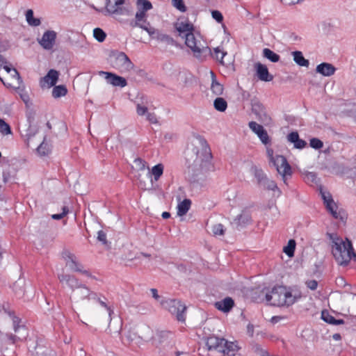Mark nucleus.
Returning <instances> with one entry per match:
<instances>
[{"label":"nucleus","mask_w":356,"mask_h":356,"mask_svg":"<svg viewBox=\"0 0 356 356\" xmlns=\"http://www.w3.org/2000/svg\"><path fill=\"white\" fill-rule=\"evenodd\" d=\"M211 158L209 148L197 152L196 159L192 164L188 165L186 172V176L189 181L195 183L204 179L206 174L212 167Z\"/></svg>","instance_id":"1"},{"label":"nucleus","mask_w":356,"mask_h":356,"mask_svg":"<svg viewBox=\"0 0 356 356\" xmlns=\"http://www.w3.org/2000/svg\"><path fill=\"white\" fill-rule=\"evenodd\" d=\"M327 236L332 242V253L337 263L339 266H347L352 257H355L351 241L348 238L343 241L336 234L327 233Z\"/></svg>","instance_id":"2"},{"label":"nucleus","mask_w":356,"mask_h":356,"mask_svg":"<svg viewBox=\"0 0 356 356\" xmlns=\"http://www.w3.org/2000/svg\"><path fill=\"white\" fill-rule=\"evenodd\" d=\"M175 24V32L178 36L185 39V44L190 48L195 56L198 57L201 54L210 51L209 47H205L201 36L194 33L193 24Z\"/></svg>","instance_id":"3"},{"label":"nucleus","mask_w":356,"mask_h":356,"mask_svg":"<svg viewBox=\"0 0 356 356\" xmlns=\"http://www.w3.org/2000/svg\"><path fill=\"white\" fill-rule=\"evenodd\" d=\"M1 309H3V312L10 318L13 322L15 334H6V337L10 341V343L14 344L17 341H22L24 339H26L29 335V332L26 326L21 323V318H19L18 316H16L13 311L8 310L2 305Z\"/></svg>","instance_id":"4"},{"label":"nucleus","mask_w":356,"mask_h":356,"mask_svg":"<svg viewBox=\"0 0 356 356\" xmlns=\"http://www.w3.org/2000/svg\"><path fill=\"white\" fill-rule=\"evenodd\" d=\"M206 346L209 350H216L223 354L236 352L238 350L237 344L234 342L228 341L224 338H219L216 336L209 337L206 341Z\"/></svg>","instance_id":"5"},{"label":"nucleus","mask_w":356,"mask_h":356,"mask_svg":"<svg viewBox=\"0 0 356 356\" xmlns=\"http://www.w3.org/2000/svg\"><path fill=\"white\" fill-rule=\"evenodd\" d=\"M133 26H138L140 29L146 31L152 39H156L159 42L164 43L166 45L176 47L180 49L182 48V46L172 37L168 34L161 33L157 29H155L151 26L150 24H134Z\"/></svg>","instance_id":"6"},{"label":"nucleus","mask_w":356,"mask_h":356,"mask_svg":"<svg viewBox=\"0 0 356 356\" xmlns=\"http://www.w3.org/2000/svg\"><path fill=\"white\" fill-rule=\"evenodd\" d=\"M111 64L115 69L120 72H127L132 70L134 67L127 54L122 51H113L110 54Z\"/></svg>","instance_id":"7"},{"label":"nucleus","mask_w":356,"mask_h":356,"mask_svg":"<svg viewBox=\"0 0 356 356\" xmlns=\"http://www.w3.org/2000/svg\"><path fill=\"white\" fill-rule=\"evenodd\" d=\"M106 9L108 13L117 15L132 16V6L124 0H106Z\"/></svg>","instance_id":"8"},{"label":"nucleus","mask_w":356,"mask_h":356,"mask_svg":"<svg viewBox=\"0 0 356 356\" xmlns=\"http://www.w3.org/2000/svg\"><path fill=\"white\" fill-rule=\"evenodd\" d=\"M161 305L166 308L171 314L175 315L176 319L180 322H185V313L187 309L186 306L181 300L177 299H170L161 302Z\"/></svg>","instance_id":"9"},{"label":"nucleus","mask_w":356,"mask_h":356,"mask_svg":"<svg viewBox=\"0 0 356 356\" xmlns=\"http://www.w3.org/2000/svg\"><path fill=\"white\" fill-rule=\"evenodd\" d=\"M251 110L256 118L264 125H269L272 122V118L268 113L266 106L257 98L251 99Z\"/></svg>","instance_id":"10"},{"label":"nucleus","mask_w":356,"mask_h":356,"mask_svg":"<svg viewBox=\"0 0 356 356\" xmlns=\"http://www.w3.org/2000/svg\"><path fill=\"white\" fill-rule=\"evenodd\" d=\"M268 154L271 157V161L279 174L283 177L286 175H291L292 173L291 167L288 163L285 156L282 155H277L275 157L273 156V150L272 149H267Z\"/></svg>","instance_id":"11"},{"label":"nucleus","mask_w":356,"mask_h":356,"mask_svg":"<svg viewBox=\"0 0 356 356\" xmlns=\"http://www.w3.org/2000/svg\"><path fill=\"white\" fill-rule=\"evenodd\" d=\"M285 286H274L271 291L266 294V300L270 305L277 307H283L284 295Z\"/></svg>","instance_id":"12"},{"label":"nucleus","mask_w":356,"mask_h":356,"mask_svg":"<svg viewBox=\"0 0 356 356\" xmlns=\"http://www.w3.org/2000/svg\"><path fill=\"white\" fill-rule=\"evenodd\" d=\"M137 12L135 17L137 22H145L147 12L152 8V3L148 0H136Z\"/></svg>","instance_id":"13"},{"label":"nucleus","mask_w":356,"mask_h":356,"mask_svg":"<svg viewBox=\"0 0 356 356\" xmlns=\"http://www.w3.org/2000/svg\"><path fill=\"white\" fill-rule=\"evenodd\" d=\"M248 126L250 129L257 135L263 144L266 145L270 143V138L267 131L264 129L262 125L254 121H251L248 123Z\"/></svg>","instance_id":"14"},{"label":"nucleus","mask_w":356,"mask_h":356,"mask_svg":"<svg viewBox=\"0 0 356 356\" xmlns=\"http://www.w3.org/2000/svg\"><path fill=\"white\" fill-rule=\"evenodd\" d=\"M56 33L54 31L48 30L45 31L40 40L39 44L46 50L51 49L56 42Z\"/></svg>","instance_id":"15"},{"label":"nucleus","mask_w":356,"mask_h":356,"mask_svg":"<svg viewBox=\"0 0 356 356\" xmlns=\"http://www.w3.org/2000/svg\"><path fill=\"white\" fill-rule=\"evenodd\" d=\"M58 279L60 283H65L73 291L79 289L81 284L75 276L69 274H58Z\"/></svg>","instance_id":"16"},{"label":"nucleus","mask_w":356,"mask_h":356,"mask_svg":"<svg viewBox=\"0 0 356 356\" xmlns=\"http://www.w3.org/2000/svg\"><path fill=\"white\" fill-rule=\"evenodd\" d=\"M250 222L251 215L249 211L244 210L234 219L232 225L237 229H240L246 227Z\"/></svg>","instance_id":"17"},{"label":"nucleus","mask_w":356,"mask_h":356,"mask_svg":"<svg viewBox=\"0 0 356 356\" xmlns=\"http://www.w3.org/2000/svg\"><path fill=\"white\" fill-rule=\"evenodd\" d=\"M63 257L66 261V265L69 266L72 270L75 272L82 271L83 266L76 260V257L68 251L63 252Z\"/></svg>","instance_id":"18"},{"label":"nucleus","mask_w":356,"mask_h":356,"mask_svg":"<svg viewBox=\"0 0 356 356\" xmlns=\"http://www.w3.org/2000/svg\"><path fill=\"white\" fill-rule=\"evenodd\" d=\"M100 73L106 74L107 83L113 85V86H120L123 88L127 85L126 79L122 76H118L112 72H100Z\"/></svg>","instance_id":"19"},{"label":"nucleus","mask_w":356,"mask_h":356,"mask_svg":"<svg viewBox=\"0 0 356 356\" xmlns=\"http://www.w3.org/2000/svg\"><path fill=\"white\" fill-rule=\"evenodd\" d=\"M254 67L256 74L259 80L267 82L273 79V76L269 73L268 67L265 65L257 63L254 65Z\"/></svg>","instance_id":"20"},{"label":"nucleus","mask_w":356,"mask_h":356,"mask_svg":"<svg viewBox=\"0 0 356 356\" xmlns=\"http://www.w3.org/2000/svg\"><path fill=\"white\" fill-rule=\"evenodd\" d=\"M286 138L288 142L293 144V147L296 149H302L307 145L305 140L300 138L299 134L297 131H292L289 133L287 135Z\"/></svg>","instance_id":"21"},{"label":"nucleus","mask_w":356,"mask_h":356,"mask_svg":"<svg viewBox=\"0 0 356 356\" xmlns=\"http://www.w3.org/2000/svg\"><path fill=\"white\" fill-rule=\"evenodd\" d=\"M77 289L78 291L76 294L80 300H83L87 299L90 300L97 298V293L90 291V289L84 284H81L80 287Z\"/></svg>","instance_id":"22"},{"label":"nucleus","mask_w":356,"mask_h":356,"mask_svg":"<svg viewBox=\"0 0 356 356\" xmlns=\"http://www.w3.org/2000/svg\"><path fill=\"white\" fill-rule=\"evenodd\" d=\"M234 306V301L231 297H226L223 300L215 302L217 309L225 313L229 312Z\"/></svg>","instance_id":"23"},{"label":"nucleus","mask_w":356,"mask_h":356,"mask_svg":"<svg viewBox=\"0 0 356 356\" xmlns=\"http://www.w3.org/2000/svg\"><path fill=\"white\" fill-rule=\"evenodd\" d=\"M29 350L33 356H44L48 353L49 348L36 341L35 345L33 346L31 344L29 345Z\"/></svg>","instance_id":"24"},{"label":"nucleus","mask_w":356,"mask_h":356,"mask_svg":"<svg viewBox=\"0 0 356 356\" xmlns=\"http://www.w3.org/2000/svg\"><path fill=\"white\" fill-rule=\"evenodd\" d=\"M316 72L323 76H330L334 74L336 68L328 63H322L317 65Z\"/></svg>","instance_id":"25"},{"label":"nucleus","mask_w":356,"mask_h":356,"mask_svg":"<svg viewBox=\"0 0 356 356\" xmlns=\"http://www.w3.org/2000/svg\"><path fill=\"white\" fill-rule=\"evenodd\" d=\"M211 90L213 94L216 96H220L223 94L224 92V86L221 83H220L217 79L215 73L211 71Z\"/></svg>","instance_id":"26"},{"label":"nucleus","mask_w":356,"mask_h":356,"mask_svg":"<svg viewBox=\"0 0 356 356\" xmlns=\"http://www.w3.org/2000/svg\"><path fill=\"white\" fill-rule=\"evenodd\" d=\"M209 52L211 54V56L213 58H215L217 61H218L220 64L226 66H228L229 65L231 64L230 61L226 63L225 60H224V58L227 55V52L223 51V49H221L220 47L214 48L213 52H211V49L210 51Z\"/></svg>","instance_id":"27"},{"label":"nucleus","mask_w":356,"mask_h":356,"mask_svg":"<svg viewBox=\"0 0 356 356\" xmlns=\"http://www.w3.org/2000/svg\"><path fill=\"white\" fill-rule=\"evenodd\" d=\"M250 172L257 179L258 185L261 186L263 182L266 180L267 176L264 172L263 170L260 168H258L257 165H252L250 168Z\"/></svg>","instance_id":"28"},{"label":"nucleus","mask_w":356,"mask_h":356,"mask_svg":"<svg viewBox=\"0 0 356 356\" xmlns=\"http://www.w3.org/2000/svg\"><path fill=\"white\" fill-rule=\"evenodd\" d=\"M300 297L301 296L300 294H293L291 291H287L285 288L284 295V301L285 303L283 304V306L289 307L293 305Z\"/></svg>","instance_id":"29"},{"label":"nucleus","mask_w":356,"mask_h":356,"mask_svg":"<svg viewBox=\"0 0 356 356\" xmlns=\"http://www.w3.org/2000/svg\"><path fill=\"white\" fill-rule=\"evenodd\" d=\"M321 318L326 323L338 325L344 324V321L343 319H336L332 315H331L328 311L323 310L321 313Z\"/></svg>","instance_id":"30"},{"label":"nucleus","mask_w":356,"mask_h":356,"mask_svg":"<svg viewBox=\"0 0 356 356\" xmlns=\"http://www.w3.org/2000/svg\"><path fill=\"white\" fill-rule=\"evenodd\" d=\"M58 72L55 70H50L47 75L42 78L43 81L48 83L49 87L56 85L58 79Z\"/></svg>","instance_id":"31"},{"label":"nucleus","mask_w":356,"mask_h":356,"mask_svg":"<svg viewBox=\"0 0 356 356\" xmlns=\"http://www.w3.org/2000/svg\"><path fill=\"white\" fill-rule=\"evenodd\" d=\"M57 304L60 308H65L68 307L74 313H75L76 316L79 318V315L75 312L73 306L71 303V298L66 297L63 298L60 295H58L56 298Z\"/></svg>","instance_id":"32"},{"label":"nucleus","mask_w":356,"mask_h":356,"mask_svg":"<svg viewBox=\"0 0 356 356\" xmlns=\"http://www.w3.org/2000/svg\"><path fill=\"white\" fill-rule=\"evenodd\" d=\"M294 62L302 67H308L309 65V60L305 58L303 56V54L302 51H294L291 53Z\"/></svg>","instance_id":"33"},{"label":"nucleus","mask_w":356,"mask_h":356,"mask_svg":"<svg viewBox=\"0 0 356 356\" xmlns=\"http://www.w3.org/2000/svg\"><path fill=\"white\" fill-rule=\"evenodd\" d=\"M325 205L327 211L331 213L334 218L343 220L340 215V211L337 212V211L338 207L333 200H330V202H327Z\"/></svg>","instance_id":"34"},{"label":"nucleus","mask_w":356,"mask_h":356,"mask_svg":"<svg viewBox=\"0 0 356 356\" xmlns=\"http://www.w3.org/2000/svg\"><path fill=\"white\" fill-rule=\"evenodd\" d=\"M191 201L189 199H184L180 202L177 205V215L182 216L188 211L191 208Z\"/></svg>","instance_id":"35"},{"label":"nucleus","mask_w":356,"mask_h":356,"mask_svg":"<svg viewBox=\"0 0 356 356\" xmlns=\"http://www.w3.org/2000/svg\"><path fill=\"white\" fill-rule=\"evenodd\" d=\"M213 107L219 112H225L227 108V102L224 98L218 97L213 101Z\"/></svg>","instance_id":"36"},{"label":"nucleus","mask_w":356,"mask_h":356,"mask_svg":"<svg viewBox=\"0 0 356 356\" xmlns=\"http://www.w3.org/2000/svg\"><path fill=\"white\" fill-rule=\"evenodd\" d=\"M263 56L273 63H277L280 60V56L271 49L265 48L263 49Z\"/></svg>","instance_id":"37"},{"label":"nucleus","mask_w":356,"mask_h":356,"mask_svg":"<svg viewBox=\"0 0 356 356\" xmlns=\"http://www.w3.org/2000/svg\"><path fill=\"white\" fill-rule=\"evenodd\" d=\"M52 96L54 98H59L65 96L67 92V88L63 85L54 86Z\"/></svg>","instance_id":"38"},{"label":"nucleus","mask_w":356,"mask_h":356,"mask_svg":"<svg viewBox=\"0 0 356 356\" xmlns=\"http://www.w3.org/2000/svg\"><path fill=\"white\" fill-rule=\"evenodd\" d=\"M163 165L162 163H158L154 165L152 169V174L154 176L155 181H158L163 173Z\"/></svg>","instance_id":"39"},{"label":"nucleus","mask_w":356,"mask_h":356,"mask_svg":"<svg viewBox=\"0 0 356 356\" xmlns=\"http://www.w3.org/2000/svg\"><path fill=\"white\" fill-rule=\"evenodd\" d=\"M296 248V241L293 239H291L288 242V245L284 248V252L289 257H292L294 254Z\"/></svg>","instance_id":"40"},{"label":"nucleus","mask_w":356,"mask_h":356,"mask_svg":"<svg viewBox=\"0 0 356 356\" xmlns=\"http://www.w3.org/2000/svg\"><path fill=\"white\" fill-rule=\"evenodd\" d=\"M93 36L98 42L104 41L106 34V33L100 28H95L93 30Z\"/></svg>","instance_id":"41"},{"label":"nucleus","mask_w":356,"mask_h":356,"mask_svg":"<svg viewBox=\"0 0 356 356\" xmlns=\"http://www.w3.org/2000/svg\"><path fill=\"white\" fill-rule=\"evenodd\" d=\"M0 132L3 135L12 134L10 125L2 119H0Z\"/></svg>","instance_id":"42"},{"label":"nucleus","mask_w":356,"mask_h":356,"mask_svg":"<svg viewBox=\"0 0 356 356\" xmlns=\"http://www.w3.org/2000/svg\"><path fill=\"white\" fill-rule=\"evenodd\" d=\"M261 186L269 191L278 190L276 183L273 180L268 179V177H266V180H265Z\"/></svg>","instance_id":"43"},{"label":"nucleus","mask_w":356,"mask_h":356,"mask_svg":"<svg viewBox=\"0 0 356 356\" xmlns=\"http://www.w3.org/2000/svg\"><path fill=\"white\" fill-rule=\"evenodd\" d=\"M309 145L315 149H319L323 147V143L317 138H312L309 141Z\"/></svg>","instance_id":"44"},{"label":"nucleus","mask_w":356,"mask_h":356,"mask_svg":"<svg viewBox=\"0 0 356 356\" xmlns=\"http://www.w3.org/2000/svg\"><path fill=\"white\" fill-rule=\"evenodd\" d=\"M134 163L138 170H144L146 168L147 163L141 158H136L134 161Z\"/></svg>","instance_id":"45"},{"label":"nucleus","mask_w":356,"mask_h":356,"mask_svg":"<svg viewBox=\"0 0 356 356\" xmlns=\"http://www.w3.org/2000/svg\"><path fill=\"white\" fill-rule=\"evenodd\" d=\"M213 233L216 236H222L225 233L224 226L222 224H217L213 227Z\"/></svg>","instance_id":"46"},{"label":"nucleus","mask_w":356,"mask_h":356,"mask_svg":"<svg viewBox=\"0 0 356 356\" xmlns=\"http://www.w3.org/2000/svg\"><path fill=\"white\" fill-rule=\"evenodd\" d=\"M26 19L27 22H40L39 19L33 17V11L31 9L26 10Z\"/></svg>","instance_id":"47"},{"label":"nucleus","mask_w":356,"mask_h":356,"mask_svg":"<svg viewBox=\"0 0 356 356\" xmlns=\"http://www.w3.org/2000/svg\"><path fill=\"white\" fill-rule=\"evenodd\" d=\"M63 209V212L60 213H57V214H53L51 216V218L52 219L54 220H60L62 218H63L69 212V209L67 208V207H63L62 208Z\"/></svg>","instance_id":"48"},{"label":"nucleus","mask_w":356,"mask_h":356,"mask_svg":"<svg viewBox=\"0 0 356 356\" xmlns=\"http://www.w3.org/2000/svg\"><path fill=\"white\" fill-rule=\"evenodd\" d=\"M97 240L103 245H107L108 241L106 239V234L103 230H99L97 232Z\"/></svg>","instance_id":"49"},{"label":"nucleus","mask_w":356,"mask_h":356,"mask_svg":"<svg viewBox=\"0 0 356 356\" xmlns=\"http://www.w3.org/2000/svg\"><path fill=\"white\" fill-rule=\"evenodd\" d=\"M172 5L180 11H185L186 6L183 0H172Z\"/></svg>","instance_id":"50"},{"label":"nucleus","mask_w":356,"mask_h":356,"mask_svg":"<svg viewBox=\"0 0 356 356\" xmlns=\"http://www.w3.org/2000/svg\"><path fill=\"white\" fill-rule=\"evenodd\" d=\"M92 300H95V301H96V302H99V305H100L101 306H102V307H105V308L108 310L109 316H111V314H113V311L111 309V307H108V306L107 305V304L106 303V302H105L104 300H101V299L98 297V296H97V298H96V299H92Z\"/></svg>","instance_id":"51"},{"label":"nucleus","mask_w":356,"mask_h":356,"mask_svg":"<svg viewBox=\"0 0 356 356\" xmlns=\"http://www.w3.org/2000/svg\"><path fill=\"white\" fill-rule=\"evenodd\" d=\"M305 284L307 288L312 291L316 290L318 287V282L315 280H307L305 282Z\"/></svg>","instance_id":"52"},{"label":"nucleus","mask_w":356,"mask_h":356,"mask_svg":"<svg viewBox=\"0 0 356 356\" xmlns=\"http://www.w3.org/2000/svg\"><path fill=\"white\" fill-rule=\"evenodd\" d=\"M336 284L339 288H344L347 285V282L344 277L339 276L337 277L335 280Z\"/></svg>","instance_id":"53"},{"label":"nucleus","mask_w":356,"mask_h":356,"mask_svg":"<svg viewBox=\"0 0 356 356\" xmlns=\"http://www.w3.org/2000/svg\"><path fill=\"white\" fill-rule=\"evenodd\" d=\"M212 17L218 22H222L223 20V16L222 13L218 10H213L211 12Z\"/></svg>","instance_id":"54"},{"label":"nucleus","mask_w":356,"mask_h":356,"mask_svg":"<svg viewBox=\"0 0 356 356\" xmlns=\"http://www.w3.org/2000/svg\"><path fill=\"white\" fill-rule=\"evenodd\" d=\"M136 113L138 115L143 116L145 113H147V108L145 106H142L138 104L136 106Z\"/></svg>","instance_id":"55"},{"label":"nucleus","mask_w":356,"mask_h":356,"mask_svg":"<svg viewBox=\"0 0 356 356\" xmlns=\"http://www.w3.org/2000/svg\"><path fill=\"white\" fill-rule=\"evenodd\" d=\"M11 76L13 77V78H15L17 79V81H18V84L20 85L22 83L23 81H22V79L19 73V72L15 69V68H13V70H12L11 72H10Z\"/></svg>","instance_id":"56"},{"label":"nucleus","mask_w":356,"mask_h":356,"mask_svg":"<svg viewBox=\"0 0 356 356\" xmlns=\"http://www.w3.org/2000/svg\"><path fill=\"white\" fill-rule=\"evenodd\" d=\"M147 120L152 124H157L158 120L156 115L154 113H147Z\"/></svg>","instance_id":"57"},{"label":"nucleus","mask_w":356,"mask_h":356,"mask_svg":"<svg viewBox=\"0 0 356 356\" xmlns=\"http://www.w3.org/2000/svg\"><path fill=\"white\" fill-rule=\"evenodd\" d=\"M321 194L325 204H327V202H330V200H333L332 195L329 193H325L321 189Z\"/></svg>","instance_id":"58"},{"label":"nucleus","mask_w":356,"mask_h":356,"mask_svg":"<svg viewBox=\"0 0 356 356\" xmlns=\"http://www.w3.org/2000/svg\"><path fill=\"white\" fill-rule=\"evenodd\" d=\"M1 63V66L3 67V68L8 72V73H10L12 72V70H13V67H11V65H8V62L6 61V63H3L2 62H0Z\"/></svg>","instance_id":"59"},{"label":"nucleus","mask_w":356,"mask_h":356,"mask_svg":"<svg viewBox=\"0 0 356 356\" xmlns=\"http://www.w3.org/2000/svg\"><path fill=\"white\" fill-rule=\"evenodd\" d=\"M282 3L287 5V6H291L294 5L296 3H298L300 2V0H280Z\"/></svg>","instance_id":"60"},{"label":"nucleus","mask_w":356,"mask_h":356,"mask_svg":"<svg viewBox=\"0 0 356 356\" xmlns=\"http://www.w3.org/2000/svg\"><path fill=\"white\" fill-rule=\"evenodd\" d=\"M38 153L40 155H45L46 152L44 151V143H42L37 148Z\"/></svg>","instance_id":"61"},{"label":"nucleus","mask_w":356,"mask_h":356,"mask_svg":"<svg viewBox=\"0 0 356 356\" xmlns=\"http://www.w3.org/2000/svg\"><path fill=\"white\" fill-rule=\"evenodd\" d=\"M150 291L152 294V297L156 300H159L160 299V296L158 294V291L156 289H151Z\"/></svg>","instance_id":"62"},{"label":"nucleus","mask_w":356,"mask_h":356,"mask_svg":"<svg viewBox=\"0 0 356 356\" xmlns=\"http://www.w3.org/2000/svg\"><path fill=\"white\" fill-rule=\"evenodd\" d=\"M289 37L290 40L294 42L300 40V38L294 33H290Z\"/></svg>","instance_id":"63"},{"label":"nucleus","mask_w":356,"mask_h":356,"mask_svg":"<svg viewBox=\"0 0 356 356\" xmlns=\"http://www.w3.org/2000/svg\"><path fill=\"white\" fill-rule=\"evenodd\" d=\"M44 356H58L56 352L51 348H49V351L48 353L45 354Z\"/></svg>","instance_id":"64"}]
</instances>
